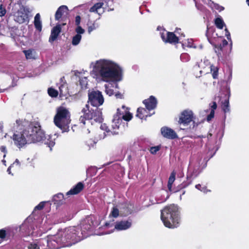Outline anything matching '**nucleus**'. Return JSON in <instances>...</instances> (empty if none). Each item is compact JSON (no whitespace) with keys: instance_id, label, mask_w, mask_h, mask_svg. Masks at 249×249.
I'll return each instance as SVG.
<instances>
[{"instance_id":"8fccbe9b","label":"nucleus","mask_w":249,"mask_h":249,"mask_svg":"<svg viewBox=\"0 0 249 249\" xmlns=\"http://www.w3.org/2000/svg\"><path fill=\"white\" fill-rule=\"evenodd\" d=\"M81 17L79 15L76 16L75 17V24L76 26L80 25L81 22Z\"/></svg>"},{"instance_id":"ea45409f","label":"nucleus","mask_w":249,"mask_h":249,"mask_svg":"<svg viewBox=\"0 0 249 249\" xmlns=\"http://www.w3.org/2000/svg\"><path fill=\"white\" fill-rule=\"evenodd\" d=\"M45 202L42 201L40 202L37 206H36L34 209V211L36 210H42L45 206Z\"/></svg>"},{"instance_id":"39448f33","label":"nucleus","mask_w":249,"mask_h":249,"mask_svg":"<svg viewBox=\"0 0 249 249\" xmlns=\"http://www.w3.org/2000/svg\"><path fill=\"white\" fill-rule=\"evenodd\" d=\"M27 130L29 132V143L40 142L45 140V134L38 122H33L30 124Z\"/></svg>"},{"instance_id":"f704fd0d","label":"nucleus","mask_w":249,"mask_h":249,"mask_svg":"<svg viewBox=\"0 0 249 249\" xmlns=\"http://www.w3.org/2000/svg\"><path fill=\"white\" fill-rule=\"evenodd\" d=\"M195 188L201 191V192H203V193H206L208 192H210L211 191L208 190L206 186H203L202 187L201 186V185L200 184H196V186H195Z\"/></svg>"},{"instance_id":"4c0bfd02","label":"nucleus","mask_w":249,"mask_h":249,"mask_svg":"<svg viewBox=\"0 0 249 249\" xmlns=\"http://www.w3.org/2000/svg\"><path fill=\"white\" fill-rule=\"evenodd\" d=\"M105 92L109 96H112L114 94V90L111 88H110L108 86L106 85L105 86Z\"/></svg>"},{"instance_id":"3c124183","label":"nucleus","mask_w":249,"mask_h":249,"mask_svg":"<svg viewBox=\"0 0 249 249\" xmlns=\"http://www.w3.org/2000/svg\"><path fill=\"white\" fill-rule=\"evenodd\" d=\"M174 33H176L177 34H178L180 36H185L184 34L181 32V30L180 28H177Z\"/></svg>"},{"instance_id":"c03bdc74","label":"nucleus","mask_w":249,"mask_h":249,"mask_svg":"<svg viewBox=\"0 0 249 249\" xmlns=\"http://www.w3.org/2000/svg\"><path fill=\"white\" fill-rule=\"evenodd\" d=\"M75 32L77 33V34L80 35L84 33L85 30L83 29L80 25L77 26L76 28L75 29Z\"/></svg>"},{"instance_id":"4d7b16f0","label":"nucleus","mask_w":249,"mask_h":249,"mask_svg":"<svg viewBox=\"0 0 249 249\" xmlns=\"http://www.w3.org/2000/svg\"><path fill=\"white\" fill-rule=\"evenodd\" d=\"M0 149L1 152H2L4 153H6L7 152L6 148L5 146H3V145L1 146Z\"/></svg>"},{"instance_id":"09e8293b","label":"nucleus","mask_w":249,"mask_h":249,"mask_svg":"<svg viewBox=\"0 0 249 249\" xmlns=\"http://www.w3.org/2000/svg\"><path fill=\"white\" fill-rule=\"evenodd\" d=\"M6 231L4 229L0 230V238L4 239L6 237Z\"/></svg>"},{"instance_id":"680f3d73","label":"nucleus","mask_w":249,"mask_h":249,"mask_svg":"<svg viewBox=\"0 0 249 249\" xmlns=\"http://www.w3.org/2000/svg\"><path fill=\"white\" fill-rule=\"evenodd\" d=\"M14 164H17V165H19L20 162L18 159H16L15 160V162H14Z\"/></svg>"},{"instance_id":"774afa93","label":"nucleus","mask_w":249,"mask_h":249,"mask_svg":"<svg viewBox=\"0 0 249 249\" xmlns=\"http://www.w3.org/2000/svg\"><path fill=\"white\" fill-rule=\"evenodd\" d=\"M169 197V195H168L167 196H166L165 200H167Z\"/></svg>"},{"instance_id":"79ce46f5","label":"nucleus","mask_w":249,"mask_h":249,"mask_svg":"<svg viewBox=\"0 0 249 249\" xmlns=\"http://www.w3.org/2000/svg\"><path fill=\"white\" fill-rule=\"evenodd\" d=\"M6 13L5 8L4 7L3 4L0 5V17L4 16Z\"/></svg>"},{"instance_id":"473e14b6","label":"nucleus","mask_w":249,"mask_h":249,"mask_svg":"<svg viewBox=\"0 0 249 249\" xmlns=\"http://www.w3.org/2000/svg\"><path fill=\"white\" fill-rule=\"evenodd\" d=\"M215 52L216 53L218 57L222 56V53L224 52V48L220 45H215Z\"/></svg>"},{"instance_id":"f257e3e1","label":"nucleus","mask_w":249,"mask_h":249,"mask_svg":"<svg viewBox=\"0 0 249 249\" xmlns=\"http://www.w3.org/2000/svg\"><path fill=\"white\" fill-rule=\"evenodd\" d=\"M96 69L103 81H120L122 77V70L116 63L108 60H100L96 62Z\"/></svg>"},{"instance_id":"49530a36","label":"nucleus","mask_w":249,"mask_h":249,"mask_svg":"<svg viewBox=\"0 0 249 249\" xmlns=\"http://www.w3.org/2000/svg\"><path fill=\"white\" fill-rule=\"evenodd\" d=\"M210 106L211 107V111H213L214 112V110L217 108V104L215 102H213L212 103L210 104Z\"/></svg>"},{"instance_id":"6ab92c4d","label":"nucleus","mask_w":249,"mask_h":249,"mask_svg":"<svg viewBox=\"0 0 249 249\" xmlns=\"http://www.w3.org/2000/svg\"><path fill=\"white\" fill-rule=\"evenodd\" d=\"M131 226V222L128 221H121L116 222L115 228L119 231L125 230Z\"/></svg>"},{"instance_id":"052dcab7","label":"nucleus","mask_w":249,"mask_h":249,"mask_svg":"<svg viewBox=\"0 0 249 249\" xmlns=\"http://www.w3.org/2000/svg\"><path fill=\"white\" fill-rule=\"evenodd\" d=\"M106 6H107V7L106 8H107V7L108 8L107 10L108 11H113L114 10L113 8H111L109 7L108 4V2H106Z\"/></svg>"},{"instance_id":"5701e85b","label":"nucleus","mask_w":249,"mask_h":249,"mask_svg":"<svg viewBox=\"0 0 249 249\" xmlns=\"http://www.w3.org/2000/svg\"><path fill=\"white\" fill-rule=\"evenodd\" d=\"M175 178H176V173L174 172H172L169 177L168 181V184H167V187L170 192H176L178 191L179 190V189H180L179 188L180 185L178 186V188H179L178 189L175 190H173L172 189V185L175 180Z\"/></svg>"},{"instance_id":"412c9836","label":"nucleus","mask_w":249,"mask_h":249,"mask_svg":"<svg viewBox=\"0 0 249 249\" xmlns=\"http://www.w3.org/2000/svg\"><path fill=\"white\" fill-rule=\"evenodd\" d=\"M68 11V7L66 5L60 6L56 10L55 14V20H59L64 15L65 13H67Z\"/></svg>"},{"instance_id":"c85d7f7f","label":"nucleus","mask_w":249,"mask_h":249,"mask_svg":"<svg viewBox=\"0 0 249 249\" xmlns=\"http://www.w3.org/2000/svg\"><path fill=\"white\" fill-rule=\"evenodd\" d=\"M214 24L216 27L219 29H222L225 24L221 18H217L214 20Z\"/></svg>"},{"instance_id":"f8f14e48","label":"nucleus","mask_w":249,"mask_h":249,"mask_svg":"<svg viewBox=\"0 0 249 249\" xmlns=\"http://www.w3.org/2000/svg\"><path fill=\"white\" fill-rule=\"evenodd\" d=\"M160 34L162 41L166 43L176 45L179 42V37L177 36L174 32L167 31L165 34L164 32H163L160 33Z\"/></svg>"},{"instance_id":"4468645a","label":"nucleus","mask_w":249,"mask_h":249,"mask_svg":"<svg viewBox=\"0 0 249 249\" xmlns=\"http://www.w3.org/2000/svg\"><path fill=\"white\" fill-rule=\"evenodd\" d=\"M160 130L162 135L164 138L169 139H175L178 138V135L176 132L169 127L164 126L161 128Z\"/></svg>"},{"instance_id":"6e6d98bb","label":"nucleus","mask_w":249,"mask_h":249,"mask_svg":"<svg viewBox=\"0 0 249 249\" xmlns=\"http://www.w3.org/2000/svg\"><path fill=\"white\" fill-rule=\"evenodd\" d=\"M225 36H226L227 39L228 40H231V35H230V33L229 32V31H228V30L226 28L225 29Z\"/></svg>"},{"instance_id":"b1692460","label":"nucleus","mask_w":249,"mask_h":249,"mask_svg":"<svg viewBox=\"0 0 249 249\" xmlns=\"http://www.w3.org/2000/svg\"><path fill=\"white\" fill-rule=\"evenodd\" d=\"M117 121H115L113 118L112 120V124L110 127V133L112 135H118L119 133V127L121 124H118Z\"/></svg>"},{"instance_id":"0e129e2a","label":"nucleus","mask_w":249,"mask_h":249,"mask_svg":"<svg viewBox=\"0 0 249 249\" xmlns=\"http://www.w3.org/2000/svg\"><path fill=\"white\" fill-rule=\"evenodd\" d=\"M19 21L21 22H23L24 21V18H22L21 17V19H19Z\"/></svg>"},{"instance_id":"7ed1b4c3","label":"nucleus","mask_w":249,"mask_h":249,"mask_svg":"<svg viewBox=\"0 0 249 249\" xmlns=\"http://www.w3.org/2000/svg\"><path fill=\"white\" fill-rule=\"evenodd\" d=\"M81 112L83 115L80 117L79 121L84 125L86 124L87 120L91 121V124L92 121L96 123H101L103 120L102 111L98 107L89 108V105L86 104L82 109Z\"/></svg>"},{"instance_id":"e2e57ef3","label":"nucleus","mask_w":249,"mask_h":249,"mask_svg":"<svg viewBox=\"0 0 249 249\" xmlns=\"http://www.w3.org/2000/svg\"><path fill=\"white\" fill-rule=\"evenodd\" d=\"M11 166H10L7 169V172L8 173V174H11Z\"/></svg>"},{"instance_id":"72a5a7b5","label":"nucleus","mask_w":249,"mask_h":249,"mask_svg":"<svg viewBox=\"0 0 249 249\" xmlns=\"http://www.w3.org/2000/svg\"><path fill=\"white\" fill-rule=\"evenodd\" d=\"M82 36L81 35L79 34H76L75 36H74L72 39V44L73 45H78L81 39Z\"/></svg>"},{"instance_id":"20e7f679","label":"nucleus","mask_w":249,"mask_h":249,"mask_svg":"<svg viewBox=\"0 0 249 249\" xmlns=\"http://www.w3.org/2000/svg\"><path fill=\"white\" fill-rule=\"evenodd\" d=\"M69 112L63 107H59L54 117L55 125L60 128L62 132H68L69 130V124L71 122Z\"/></svg>"},{"instance_id":"f3484780","label":"nucleus","mask_w":249,"mask_h":249,"mask_svg":"<svg viewBox=\"0 0 249 249\" xmlns=\"http://www.w3.org/2000/svg\"><path fill=\"white\" fill-rule=\"evenodd\" d=\"M200 172L198 170L194 169L193 172L191 173L190 176L187 177V180L186 181L183 182L179 186L180 189L185 188L188 186L192 183V180L191 179V178H196L199 175Z\"/></svg>"},{"instance_id":"69168bd1","label":"nucleus","mask_w":249,"mask_h":249,"mask_svg":"<svg viewBox=\"0 0 249 249\" xmlns=\"http://www.w3.org/2000/svg\"><path fill=\"white\" fill-rule=\"evenodd\" d=\"M212 136V134L211 133H209L208 135V138L211 137Z\"/></svg>"},{"instance_id":"5fc2aeb1","label":"nucleus","mask_w":249,"mask_h":249,"mask_svg":"<svg viewBox=\"0 0 249 249\" xmlns=\"http://www.w3.org/2000/svg\"><path fill=\"white\" fill-rule=\"evenodd\" d=\"M228 41L225 39H224L222 40V43L220 44L219 45L220 46H221V47L222 46V47L223 48H224V47L227 46L228 45Z\"/></svg>"},{"instance_id":"cd10ccee","label":"nucleus","mask_w":249,"mask_h":249,"mask_svg":"<svg viewBox=\"0 0 249 249\" xmlns=\"http://www.w3.org/2000/svg\"><path fill=\"white\" fill-rule=\"evenodd\" d=\"M125 113L124 111H122L119 108H118L117 110V112L116 114H115L113 116V118H115V121H117V123L118 124H121L122 122V116L124 115Z\"/></svg>"},{"instance_id":"2eb2a0df","label":"nucleus","mask_w":249,"mask_h":249,"mask_svg":"<svg viewBox=\"0 0 249 249\" xmlns=\"http://www.w3.org/2000/svg\"><path fill=\"white\" fill-rule=\"evenodd\" d=\"M146 109L150 111L155 109L157 107V100L156 98L151 95L149 98L145 99L142 101Z\"/></svg>"},{"instance_id":"338daca9","label":"nucleus","mask_w":249,"mask_h":249,"mask_svg":"<svg viewBox=\"0 0 249 249\" xmlns=\"http://www.w3.org/2000/svg\"><path fill=\"white\" fill-rule=\"evenodd\" d=\"M246 2L248 5L249 6V0H246Z\"/></svg>"},{"instance_id":"c9c22d12","label":"nucleus","mask_w":249,"mask_h":249,"mask_svg":"<svg viewBox=\"0 0 249 249\" xmlns=\"http://www.w3.org/2000/svg\"><path fill=\"white\" fill-rule=\"evenodd\" d=\"M119 209L116 207H113L110 215L114 218H116L119 216Z\"/></svg>"},{"instance_id":"a18cd8bd","label":"nucleus","mask_w":249,"mask_h":249,"mask_svg":"<svg viewBox=\"0 0 249 249\" xmlns=\"http://www.w3.org/2000/svg\"><path fill=\"white\" fill-rule=\"evenodd\" d=\"M23 52H24V53L25 55L26 58L27 59H30L32 58V52L31 51L25 50V51H24Z\"/></svg>"},{"instance_id":"a878e982","label":"nucleus","mask_w":249,"mask_h":249,"mask_svg":"<svg viewBox=\"0 0 249 249\" xmlns=\"http://www.w3.org/2000/svg\"><path fill=\"white\" fill-rule=\"evenodd\" d=\"M53 201L57 205H62L64 202V196L62 193H58L53 196Z\"/></svg>"},{"instance_id":"4be33fe9","label":"nucleus","mask_w":249,"mask_h":249,"mask_svg":"<svg viewBox=\"0 0 249 249\" xmlns=\"http://www.w3.org/2000/svg\"><path fill=\"white\" fill-rule=\"evenodd\" d=\"M147 110L146 108H145L141 107L138 108L136 116L141 119H143V118L146 119L147 117H150L151 115L148 114Z\"/></svg>"},{"instance_id":"37998d69","label":"nucleus","mask_w":249,"mask_h":249,"mask_svg":"<svg viewBox=\"0 0 249 249\" xmlns=\"http://www.w3.org/2000/svg\"><path fill=\"white\" fill-rule=\"evenodd\" d=\"M100 128L102 130H105L107 133H110V127L107 126L106 124H102Z\"/></svg>"},{"instance_id":"c756f323","label":"nucleus","mask_w":249,"mask_h":249,"mask_svg":"<svg viewBox=\"0 0 249 249\" xmlns=\"http://www.w3.org/2000/svg\"><path fill=\"white\" fill-rule=\"evenodd\" d=\"M104 4V2H97L95 3L93 6L89 9V12L98 13V10L102 8Z\"/></svg>"},{"instance_id":"393cba45","label":"nucleus","mask_w":249,"mask_h":249,"mask_svg":"<svg viewBox=\"0 0 249 249\" xmlns=\"http://www.w3.org/2000/svg\"><path fill=\"white\" fill-rule=\"evenodd\" d=\"M61 80H62V78ZM67 86L66 83L63 82V81H62V82L60 84L59 86V90L60 97H63L66 95L68 92V88Z\"/></svg>"},{"instance_id":"a211bd4d","label":"nucleus","mask_w":249,"mask_h":249,"mask_svg":"<svg viewBox=\"0 0 249 249\" xmlns=\"http://www.w3.org/2000/svg\"><path fill=\"white\" fill-rule=\"evenodd\" d=\"M84 188V184L82 182H79L67 193V196L75 195L80 193Z\"/></svg>"},{"instance_id":"9b49d317","label":"nucleus","mask_w":249,"mask_h":249,"mask_svg":"<svg viewBox=\"0 0 249 249\" xmlns=\"http://www.w3.org/2000/svg\"><path fill=\"white\" fill-rule=\"evenodd\" d=\"M194 116L193 111L191 110L185 109L183 110L179 117L178 123L182 124L183 126H187L190 123L194 121Z\"/></svg>"},{"instance_id":"58836bf2","label":"nucleus","mask_w":249,"mask_h":249,"mask_svg":"<svg viewBox=\"0 0 249 249\" xmlns=\"http://www.w3.org/2000/svg\"><path fill=\"white\" fill-rule=\"evenodd\" d=\"M160 149V146L158 145L156 146H152L150 149V152L152 154H155Z\"/></svg>"},{"instance_id":"a19ab883","label":"nucleus","mask_w":249,"mask_h":249,"mask_svg":"<svg viewBox=\"0 0 249 249\" xmlns=\"http://www.w3.org/2000/svg\"><path fill=\"white\" fill-rule=\"evenodd\" d=\"M213 8L218 11L219 12H221L224 9V7L220 5L217 3H213Z\"/></svg>"},{"instance_id":"423d86ee","label":"nucleus","mask_w":249,"mask_h":249,"mask_svg":"<svg viewBox=\"0 0 249 249\" xmlns=\"http://www.w3.org/2000/svg\"><path fill=\"white\" fill-rule=\"evenodd\" d=\"M88 95V103L93 107H98L104 102V98L102 92L98 90H89Z\"/></svg>"},{"instance_id":"f03ea898","label":"nucleus","mask_w":249,"mask_h":249,"mask_svg":"<svg viewBox=\"0 0 249 249\" xmlns=\"http://www.w3.org/2000/svg\"><path fill=\"white\" fill-rule=\"evenodd\" d=\"M160 218L165 227L169 229L179 226L181 218L178 207L177 205H168L160 211Z\"/></svg>"},{"instance_id":"0eeeda50","label":"nucleus","mask_w":249,"mask_h":249,"mask_svg":"<svg viewBox=\"0 0 249 249\" xmlns=\"http://www.w3.org/2000/svg\"><path fill=\"white\" fill-rule=\"evenodd\" d=\"M61 240L59 237L53 236L48 237L47 239H40L39 240V243L40 245L42 244L43 246H45V245L47 246V248L41 249H59L62 247Z\"/></svg>"},{"instance_id":"ddd939ff","label":"nucleus","mask_w":249,"mask_h":249,"mask_svg":"<svg viewBox=\"0 0 249 249\" xmlns=\"http://www.w3.org/2000/svg\"><path fill=\"white\" fill-rule=\"evenodd\" d=\"M66 23L57 24L55 26L53 27L51 32V35L49 38V42L53 43L55 41L62 30V26H64Z\"/></svg>"},{"instance_id":"603ef678","label":"nucleus","mask_w":249,"mask_h":249,"mask_svg":"<svg viewBox=\"0 0 249 249\" xmlns=\"http://www.w3.org/2000/svg\"><path fill=\"white\" fill-rule=\"evenodd\" d=\"M95 29V27L94 24L88 26V31L89 33H90L92 31Z\"/></svg>"},{"instance_id":"bf43d9fd","label":"nucleus","mask_w":249,"mask_h":249,"mask_svg":"<svg viewBox=\"0 0 249 249\" xmlns=\"http://www.w3.org/2000/svg\"><path fill=\"white\" fill-rule=\"evenodd\" d=\"M115 96L117 98H121L122 97V94L119 92H118L115 94Z\"/></svg>"},{"instance_id":"7c9ffc66","label":"nucleus","mask_w":249,"mask_h":249,"mask_svg":"<svg viewBox=\"0 0 249 249\" xmlns=\"http://www.w3.org/2000/svg\"><path fill=\"white\" fill-rule=\"evenodd\" d=\"M127 108L124 110L125 113L124 115L122 116V118H123L122 120H124L125 121H130L132 117V114L129 112V111L126 110Z\"/></svg>"},{"instance_id":"e433bc0d","label":"nucleus","mask_w":249,"mask_h":249,"mask_svg":"<svg viewBox=\"0 0 249 249\" xmlns=\"http://www.w3.org/2000/svg\"><path fill=\"white\" fill-rule=\"evenodd\" d=\"M43 245L42 244L40 245L39 241L38 242V244H31L30 246L29 247V249H41L43 248L42 247Z\"/></svg>"},{"instance_id":"bb28decb","label":"nucleus","mask_w":249,"mask_h":249,"mask_svg":"<svg viewBox=\"0 0 249 249\" xmlns=\"http://www.w3.org/2000/svg\"><path fill=\"white\" fill-rule=\"evenodd\" d=\"M34 25L36 29L40 32L42 30V24L40 21V16L39 13L36 14L34 19Z\"/></svg>"},{"instance_id":"2f4dec72","label":"nucleus","mask_w":249,"mask_h":249,"mask_svg":"<svg viewBox=\"0 0 249 249\" xmlns=\"http://www.w3.org/2000/svg\"><path fill=\"white\" fill-rule=\"evenodd\" d=\"M48 93L51 97H56L58 95V91L52 88H49L48 89Z\"/></svg>"},{"instance_id":"13d9d810","label":"nucleus","mask_w":249,"mask_h":249,"mask_svg":"<svg viewBox=\"0 0 249 249\" xmlns=\"http://www.w3.org/2000/svg\"><path fill=\"white\" fill-rule=\"evenodd\" d=\"M45 143L48 144L49 147H51L54 145V142L53 141H50L49 143L48 142H45Z\"/></svg>"},{"instance_id":"dca6fc26","label":"nucleus","mask_w":249,"mask_h":249,"mask_svg":"<svg viewBox=\"0 0 249 249\" xmlns=\"http://www.w3.org/2000/svg\"><path fill=\"white\" fill-rule=\"evenodd\" d=\"M226 94H225L226 99L221 102L222 109L225 114L229 113L230 111L229 98L230 96V88H226Z\"/></svg>"},{"instance_id":"aec40b11","label":"nucleus","mask_w":249,"mask_h":249,"mask_svg":"<svg viewBox=\"0 0 249 249\" xmlns=\"http://www.w3.org/2000/svg\"><path fill=\"white\" fill-rule=\"evenodd\" d=\"M30 124L25 119H19L16 120V125L14 127L18 130H24L27 129Z\"/></svg>"},{"instance_id":"864d4df0","label":"nucleus","mask_w":249,"mask_h":249,"mask_svg":"<svg viewBox=\"0 0 249 249\" xmlns=\"http://www.w3.org/2000/svg\"><path fill=\"white\" fill-rule=\"evenodd\" d=\"M213 77L214 79H216L218 76V69L216 68L215 70H213L212 73Z\"/></svg>"},{"instance_id":"1a4fd4ad","label":"nucleus","mask_w":249,"mask_h":249,"mask_svg":"<svg viewBox=\"0 0 249 249\" xmlns=\"http://www.w3.org/2000/svg\"><path fill=\"white\" fill-rule=\"evenodd\" d=\"M65 238L67 242L75 243L83 238L78 227L70 228L65 233Z\"/></svg>"},{"instance_id":"6e6552de","label":"nucleus","mask_w":249,"mask_h":249,"mask_svg":"<svg viewBox=\"0 0 249 249\" xmlns=\"http://www.w3.org/2000/svg\"><path fill=\"white\" fill-rule=\"evenodd\" d=\"M94 217L92 215L88 216L82 221L79 228V231L83 237L88 235V232L91 231L94 228Z\"/></svg>"},{"instance_id":"9d476101","label":"nucleus","mask_w":249,"mask_h":249,"mask_svg":"<svg viewBox=\"0 0 249 249\" xmlns=\"http://www.w3.org/2000/svg\"><path fill=\"white\" fill-rule=\"evenodd\" d=\"M29 132L27 129L23 130L22 132L14 133L13 135V140L15 144L19 148L24 146L28 141Z\"/></svg>"},{"instance_id":"de8ad7c7","label":"nucleus","mask_w":249,"mask_h":249,"mask_svg":"<svg viewBox=\"0 0 249 249\" xmlns=\"http://www.w3.org/2000/svg\"><path fill=\"white\" fill-rule=\"evenodd\" d=\"M214 116V112L211 111L210 114L207 117V121H211Z\"/></svg>"}]
</instances>
